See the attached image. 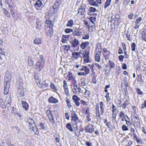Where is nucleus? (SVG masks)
Here are the masks:
<instances>
[{"mask_svg": "<svg viewBox=\"0 0 146 146\" xmlns=\"http://www.w3.org/2000/svg\"><path fill=\"white\" fill-rule=\"evenodd\" d=\"M11 74L7 72L6 73L4 81V91H9L10 86V82L11 81Z\"/></svg>", "mask_w": 146, "mask_h": 146, "instance_id": "obj_1", "label": "nucleus"}, {"mask_svg": "<svg viewBox=\"0 0 146 146\" xmlns=\"http://www.w3.org/2000/svg\"><path fill=\"white\" fill-rule=\"evenodd\" d=\"M71 115L72 123L73 125H76L77 124V121H79L78 117L75 112L72 113L71 114Z\"/></svg>", "mask_w": 146, "mask_h": 146, "instance_id": "obj_2", "label": "nucleus"}, {"mask_svg": "<svg viewBox=\"0 0 146 146\" xmlns=\"http://www.w3.org/2000/svg\"><path fill=\"white\" fill-rule=\"evenodd\" d=\"M45 30L48 35L50 37H51L53 35V30L52 27L47 26L45 28Z\"/></svg>", "mask_w": 146, "mask_h": 146, "instance_id": "obj_3", "label": "nucleus"}, {"mask_svg": "<svg viewBox=\"0 0 146 146\" xmlns=\"http://www.w3.org/2000/svg\"><path fill=\"white\" fill-rule=\"evenodd\" d=\"M45 62H38L36 64L35 69L38 71H40L44 67Z\"/></svg>", "mask_w": 146, "mask_h": 146, "instance_id": "obj_4", "label": "nucleus"}, {"mask_svg": "<svg viewBox=\"0 0 146 146\" xmlns=\"http://www.w3.org/2000/svg\"><path fill=\"white\" fill-rule=\"evenodd\" d=\"M90 53L89 51H87L85 52L82 56L84 60V61L86 62H90L89 60Z\"/></svg>", "mask_w": 146, "mask_h": 146, "instance_id": "obj_5", "label": "nucleus"}, {"mask_svg": "<svg viewBox=\"0 0 146 146\" xmlns=\"http://www.w3.org/2000/svg\"><path fill=\"white\" fill-rule=\"evenodd\" d=\"M86 5L82 4L80 7L78 9V14H80L81 15H84L86 8Z\"/></svg>", "mask_w": 146, "mask_h": 146, "instance_id": "obj_6", "label": "nucleus"}, {"mask_svg": "<svg viewBox=\"0 0 146 146\" xmlns=\"http://www.w3.org/2000/svg\"><path fill=\"white\" fill-rule=\"evenodd\" d=\"M94 126L92 125L91 127H90L89 125H87L85 127V130L86 132L92 133L93 132L94 129Z\"/></svg>", "mask_w": 146, "mask_h": 146, "instance_id": "obj_7", "label": "nucleus"}, {"mask_svg": "<svg viewBox=\"0 0 146 146\" xmlns=\"http://www.w3.org/2000/svg\"><path fill=\"white\" fill-rule=\"evenodd\" d=\"M79 44L80 42L76 38L74 39L71 42V44L72 47H77Z\"/></svg>", "mask_w": 146, "mask_h": 146, "instance_id": "obj_8", "label": "nucleus"}, {"mask_svg": "<svg viewBox=\"0 0 146 146\" xmlns=\"http://www.w3.org/2000/svg\"><path fill=\"white\" fill-rule=\"evenodd\" d=\"M42 5V3L41 1L40 0H38L36 1L34 5V6L37 10L40 11L41 9H39L38 8L41 7Z\"/></svg>", "mask_w": 146, "mask_h": 146, "instance_id": "obj_9", "label": "nucleus"}, {"mask_svg": "<svg viewBox=\"0 0 146 146\" xmlns=\"http://www.w3.org/2000/svg\"><path fill=\"white\" fill-rule=\"evenodd\" d=\"M72 99L74 100V102L76 106H79L80 104V103L79 101V100L80 101V98H78L76 96L74 95L73 96Z\"/></svg>", "mask_w": 146, "mask_h": 146, "instance_id": "obj_10", "label": "nucleus"}, {"mask_svg": "<svg viewBox=\"0 0 146 146\" xmlns=\"http://www.w3.org/2000/svg\"><path fill=\"white\" fill-rule=\"evenodd\" d=\"M89 43L88 42L86 41L85 42H82L80 46L81 48L83 50L85 48L88 46L89 45Z\"/></svg>", "mask_w": 146, "mask_h": 146, "instance_id": "obj_11", "label": "nucleus"}, {"mask_svg": "<svg viewBox=\"0 0 146 146\" xmlns=\"http://www.w3.org/2000/svg\"><path fill=\"white\" fill-rule=\"evenodd\" d=\"M36 24L37 25L36 28L40 31L41 29L42 25H43V22L37 20L36 21Z\"/></svg>", "mask_w": 146, "mask_h": 146, "instance_id": "obj_12", "label": "nucleus"}, {"mask_svg": "<svg viewBox=\"0 0 146 146\" xmlns=\"http://www.w3.org/2000/svg\"><path fill=\"white\" fill-rule=\"evenodd\" d=\"M72 55V56L73 58L74 59H77L80 57L82 58V56L79 54V53L78 52H73Z\"/></svg>", "mask_w": 146, "mask_h": 146, "instance_id": "obj_13", "label": "nucleus"}, {"mask_svg": "<svg viewBox=\"0 0 146 146\" xmlns=\"http://www.w3.org/2000/svg\"><path fill=\"white\" fill-rule=\"evenodd\" d=\"M48 100L49 103L55 104L58 102V100L54 98L52 96L50 97L48 99Z\"/></svg>", "mask_w": 146, "mask_h": 146, "instance_id": "obj_14", "label": "nucleus"}, {"mask_svg": "<svg viewBox=\"0 0 146 146\" xmlns=\"http://www.w3.org/2000/svg\"><path fill=\"white\" fill-rule=\"evenodd\" d=\"M49 81L48 80H44L41 84V88L42 89H44L45 88L48 86L49 85V84L48 83Z\"/></svg>", "mask_w": 146, "mask_h": 146, "instance_id": "obj_15", "label": "nucleus"}, {"mask_svg": "<svg viewBox=\"0 0 146 146\" xmlns=\"http://www.w3.org/2000/svg\"><path fill=\"white\" fill-rule=\"evenodd\" d=\"M90 5L96 7H98V5L94 0H87Z\"/></svg>", "mask_w": 146, "mask_h": 146, "instance_id": "obj_16", "label": "nucleus"}, {"mask_svg": "<svg viewBox=\"0 0 146 146\" xmlns=\"http://www.w3.org/2000/svg\"><path fill=\"white\" fill-rule=\"evenodd\" d=\"M81 32L79 31L78 29H76L72 33V34L74 36H79L81 35Z\"/></svg>", "mask_w": 146, "mask_h": 146, "instance_id": "obj_17", "label": "nucleus"}, {"mask_svg": "<svg viewBox=\"0 0 146 146\" xmlns=\"http://www.w3.org/2000/svg\"><path fill=\"white\" fill-rule=\"evenodd\" d=\"M21 103L23 108L25 109L26 110H27L28 109L29 107L27 103L24 101H22Z\"/></svg>", "mask_w": 146, "mask_h": 146, "instance_id": "obj_18", "label": "nucleus"}, {"mask_svg": "<svg viewBox=\"0 0 146 146\" xmlns=\"http://www.w3.org/2000/svg\"><path fill=\"white\" fill-rule=\"evenodd\" d=\"M68 74L67 76V77L68 78V80L69 81H70V80H72V81L75 80V78L73 76L72 73L70 72H68Z\"/></svg>", "mask_w": 146, "mask_h": 146, "instance_id": "obj_19", "label": "nucleus"}, {"mask_svg": "<svg viewBox=\"0 0 146 146\" xmlns=\"http://www.w3.org/2000/svg\"><path fill=\"white\" fill-rule=\"evenodd\" d=\"M34 42L35 44H39L41 43L42 41L40 38H35Z\"/></svg>", "mask_w": 146, "mask_h": 146, "instance_id": "obj_20", "label": "nucleus"}, {"mask_svg": "<svg viewBox=\"0 0 146 146\" xmlns=\"http://www.w3.org/2000/svg\"><path fill=\"white\" fill-rule=\"evenodd\" d=\"M60 5L59 4H58V3L55 2L53 5L52 7L53 9H54V11H57L58 9L59 6Z\"/></svg>", "mask_w": 146, "mask_h": 146, "instance_id": "obj_21", "label": "nucleus"}, {"mask_svg": "<svg viewBox=\"0 0 146 146\" xmlns=\"http://www.w3.org/2000/svg\"><path fill=\"white\" fill-rule=\"evenodd\" d=\"M100 112L102 115L103 114L104 112V108L103 103L102 102H101L100 103Z\"/></svg>", "mask_w": 146, "mask_h": 146, "instance_id": "obj_22", "label": "nucleus"}, {"mask_svg": "<svg viewBox=\"0 0 146 146\" xmlns=\"http://www.w3.org/2000/svg\"><path fill=\"white\" fill-rule=\"evenodd\" d=\"M143 39L146 42V29H144L142 32Z\"/></svg>", "mask_w": 146, "mask_h": 146, "instance_id": "obj_23", "label": "nucleus"}, {"mask_svg": "<svg viewBox=\"0 0 146 146\" xmlns=\"http://www.w3.org/2000/svg\"><path fill=\"white\" fill-rule=\"evenodd\" d=\"M101 54H99L98 53H97V52L95 54V60L98 62H99L100 60V55Z\"/></svg>", "mask_w": 146, "mask_h": 146, "instance_id": "obj_24", "label": "nucleus"}, {"mask_svg": "<svg viewBox=\"0 0 146 146\" xmlns=\"http://www.w3.org/2000/svg\"><path fill=\"white\" fill-rule=\"evenodd\" d=\"M75 134L77 137H79L81 135L79 129H78L77 125L76 126V129L74 130Z\"/></svg>", "mask_w": 146, "mask_h": 146, "instance_id": "obj_25", "label": "nucleus"}, {"mask_svg": "<svg viewBox=\"0 0 146 146\" xmlns=\"http://www.w3.org/2000/svg\"><path fill=\"white\" fill-rule=\"evenodd\" d=\"M129 104V102L127 100H126L124 103L121 105L120 107H122L123 108L125 109L126 106L128 105Z\"/></svg>", "mask_w": 146, "mask_h": 146, "instance_id": "obj_26", "label": "nucleus"}, {"mask_svg": "<svg viewBox=\"0 0 146 146\" xmlns=\"http://www.w3.org/2000/svg\"><path fill=\"white\" fill-rule=\"evenodd\" d=\"M66 127L67 128L69 131L71 132L73 131V129L70 123H67L66 126Z\"/></svg>", "mask_w": 146, "mask_h": 146, "instance_id": "obj_27", "label": "nucleus"}, {"mask_svg": "<svg viewBox=\"0 0 146 146\" xmlns=\"http://www.w3.org/2000/svg\"><path fill=\"white\" fill-rule=\"evenodd\" d=\"M111 1V0H107L106 1L104 6V7L105 9H106L110 5Z\"/></svg>", "mask_w": 146, "mask_h": 146, "instance_id": "obj_28", "label": "nucleus"}, {"mask_svg": "<svg viewBox=\"0 0 146 146\" xmlns=\"http://www.w3.org/2000/svg\"><path fill=\"white\" fill-rule=\"evenodd\" d=\"M63 87L64 88V90L65 91H68V86L67 84L66 81L64 80L63 82Z\"/></svg>", "mask_w": 146, "mask_h": 146, "instance_id": "obj_29", "label": "nucleus"}, {"mask_svg": "<svg viewBox=\"0 0 146 146\" xmlns=\"http://www.w3.org/2000/svg\"><path fill=\"white\" fill-rule=\"evenodd\" d=\"M73 24V21L72 19H70L68 21L66 26L67 27H72Z\"/></svg>", "mask_w": 146, "mask_h": 146, "instance_id": "obj_30", "label": "nucleus"}, {"mask_svg": "<svg viewBox=\"0 0 146 146\" xmlns=\"http://www.w3.org/2000/svg\"><path fill=\"white\" fill-rule=\"evenodd\" d=\"M3 10L4 13L7 17H10V15L9 13L5 8H4L3 9Z\"/></svg>", "mask_w": 146, "mask_h": 146, "instance_id": "obj_31", "label": "nucleus"}, {"mask_svg": "<svg viewBox=\"0 0 146 146\" xmlns=\"http://www.w3.org/2000/svg\"><path fill=\"white\" fill-rule=\"evenodd\" d=\"M128 85H125V84H122L121 85L122 91H127V88Z\"/></svg>", "mask_w": 146, "mask_h": 146, "instance_id": "obj_32", "label": "nucleus"}, {"mask_svg": "<svg viewBox=\"0 0 146 146\" xmlns=\"http://www.w3.org/2000/svg\"><path fill=\"white\" fill-rule=\"evenodd\" d=\"M108 64H109V66L111 68H115V64L113 61L111 60H109Z\"/></svg>", "mask_w": 146, "mask_h": 146, "instance_id": "obj_33", "label": "nucleus"}, {"mask_svg": "<svg viewBox=\"0 0 146 146\" xmlns=\"http://www.w3.org/2000/svg\"><path fill=\"white\" fill-rule=\"evenodd\" d=\"M46 112L49 118L53 116L50 110H48L46 111Z\"/></svg>", "mask_w": 146, "mask_h": 146, "instance_id": "obj_34", "label": "nucleus"}, {"mask_svg": "<svg viewBox=\"0 0 146 146\" xmlns=\"http://www.w3.org/2000/svg\"><path fill=\"white\" fill-rule=\"evenodd\" d=\"M120 11L118 12H117L115 15V19L117 20V21H118V20L119 19L120 17Z\"/></svg>", "mask_w": 146, "mask_h": 146, "instance_id": "obj_35", "label": "nucleus"}, {"mask_svg": "<svg viewBox=\"0 0 146 146\" xmlns=\"http://www.w3.org/2000/svg\"><path fill=\"white\" fill-rule=\"evenodd\" d=\"M50 87L51 88L54 90L55 91H57V88L56 86L53 83H51Z\"/></svg>", "mask_w": 146, "mask_h": 146, "instance_id": "obj_36", "label": "nucleus"}, {"mask_svg": "<svg viewBox=\"0 0 146 146\" xmlns=\"http://www.w3.org/2000/svg\"><path fill=\"white\" fill-rule=\"evenodd\" d=\"M90 13H93L95 12L96 11V9L92 7H90L89 9Z\"/></svg>", "mask_w": 146, "mask_h": 146, "instance_id": "obj_37", "label": "nucleus"}, {"mask_svg": "<svg viewBox=\"0 0 146 146\" xmlns=\"http://www.w3.org/2000/svg\"><path fill=\"white\" fill-rule=\"evenodd\" d=\"M28 62L29 65L30 66H31L33 65V61L31 58L29 57L28 59Z\"/></svg>", "mask_w": 146, "mask_h": 146, "instance_id": "obj_38", "label": "nucleus"}, {"mask_svg": "<svg viewBox=\"0 0 146 146\" xmlns=\"http://www.w3.org/2000/svg\"><path fill=\"white\" fill-rule=\"evenodd\" d=\"M136 45L134 42H133L132 43L131 45V50L133 51H135V50Z\"/></svg>", "mask_w": 146, "mask_h": 146, "instance_id": "obj_39", "label": "nucleus"}, {"mask_svg": "<svg viewBox=\"0 0 146 146\" xmlns=\"http://www.w3.org/2000/svg\"><path fill=\"white\" fill-rule=\"evenodd\" d=\"M142 19V18L141 17H138L136 20L135 23L139 25V24L140 23V22L141 21Z\"/></svg>", "mask_w": 146, "mask_h": 146, "instance_id": "obj_40", "label": "nucleus"}, {"mask_svg": "<svg viewBox=\"0 0 146 146\" xmlns=\"http://www.w3.org/2000/svg\"><path fill=\"white\" fill-rule=\"evenodd\" d=\"M85 73V74L87 75L88 74L90 70L87 67V66H85L84 68V70Z\"/></svg>", "mask_w": 146, "mask_h": 146, "instance_id": "obj_41", "label": "nucleus"}, {"mask_svg": "<svg viewBox=\"0 0 146 146\" xmlns=\"http://www.w3.org/2000/svg\"><path fill=\"white\" fill-rule=\"evenodd\" d=\"M1 30L3 32L5 33H7L8 32L7 28L6 27H3L1 28Z\"/></svg>", "mask_w": 146, "mask_h": 146, "instance_id": "obj_42", "label": "nucleus"}, {"mask_svg": "<svg viewBox=\"0 0 146 146\" xmlns=\"http://www.w3.org/2000/svg\"><path fill=\"white\" fill-rule=\"evenodd\" d=\"M28 122L30 125H35V123L34 121L32 119H29L28 120Z\"/></svg>", "mask_w": 146, "mask_h": 146, "instance_id": "obj_43", "label": "nucleus"}, {"mask_svg": "<svg viewBox=\"0 0 146 146\" xmlns=\"http://www.w3.org/2000/svg\"><path fill=\"white\" fill-rule=\"evenodd\" d=\"M62 46L65 47L64 50H66L67 51H68L70 48V46L69 45H63Z\"/></svg>", "mask_w": 146, "mask_h": 146, "instance_id": "obj_44", "label": "nucleus"}, {"mask_svg": "<svg viewBox=\"0 0 146 146\" xmlns=\"http://www.w3.org/2000/svg\"><path fill=\"white\" fill-rule=\"evenodd\" d=\"M65 32L67 33H69L73 31V30L70 29H66L64 30Z\"/></svg>", "mask_w": 146, "mask_h": 146, "instance_id": "obj_45", "label": "nucleus"}, {"mask_svg": "<svg viewBox=\"0 0 146 146\" xmlns=\"http://www.w3.org/2000/svg\"><path fill=\"white\" fill-rule=\"evenodd\" d=\"M140 125V121H135L134 123V126L136 127H139Z\"/></svg>", "mask_w": 146, "mask_h": 146, "instance_id": "obj_46", "label": "nucleus"}, {"mask_svg": "<svg viewBox=\"0 0 146 146\" xmlns=\"http://www.w3.org/2000/svg\"><path fill=\"white\" fill-rule=\"evenodd\" d=\"M45 23L49 25H52L51 21L49 19H46L45 21Z\"/></svg>", "mask_w": 146, "mask_h": 146, "instance_id": "obj_47", "label": "nucleus"}, {"mask_svg": "<svg viewBox=\"0 0 146 146\" xmlns=\"http://www.w3.org/2000/svg\"><path fill=\"white\" fill-rule=\"evenodd\" d=\"M0 107L3 108L5 107V103L3 100L0 103Z\"/></svg>", "mask_w": 146, "mask_h": 146, "instance_id": "obj_48", "label": "nucleus"}, {"mask_svg": "<svg viewBox=\"0 0 146 146\" xmlns=\"http://www.w3.org/2000/svg\"><path fill=\"white\" fill-rule=\"evenodd\" d=\"M122 129L123 131H127L128 129L127 127L124 125H122Z\"/></svg>", "mask_w": 146, "mask_h": 146, "instance_id": "obj_49", "label": "nucleus"}, {"mask_svg": "<svg viewBox=\"0 0 146 146\" xmlns=\"http://www.w3.org/2000/svg\"><path fill=\"white\" fill-rule=\"evenodd\" d=\"M110 54V52L109 51H108L106 52L104 54V57L106 58L107 56H109Z\"/></svg>", "mask_w": 146, "mask_h": 146, "instance_id": "obj_50", "label": "nucleus"}, {"mask_svg": "<svg viewBox=\"0 0 146 146\" xmlns=\"http://www.w3.org/2000/svg\"><path fill=\"white\" fill-rule=\"evenodd\" d=\"M49 119L52 123H54L55 121L54 119V117L53 116L50 117V118H49Z\"/></svg>", "mask_w": 146, "mask_h": 146, "instance_id": "obj_51", "label": "nucleus"}, {"mask_svg": "<svg viewBox=\"0 0 146 146\" xmlns=\"http://www.w3.org/2000/svg\"><path fill=\"white\" fill-rule=\"evenodd\" d=\"M124 57L123 56L121 55L119 56V60L121 62H122L123 61V59L124 58Z\"/></svg>", "mask_w": 146, "mask_h": 146, "instance_id": "obj_52", "label": "nucleus"}, {"mask_svg": "<svg viewBox=\"0 0 146 146\" xmlns=\"http://www.w3.org/2000/svg\"><path fill=\"white\" fill-rule=\"evenodd\" d=\"M126 36L127 38V40L130 41L131 40L130 39V35L129 33H127L126 34Z\"/></svg>", "mask_w": 146, "mask_h": 146, "instance_id": "obj_53", "label": "nucleus"}, {"mask_svg": "<svg viewBox=\"0 0 146 146\" xmlns=\"http://www.w3.org/2000/svg\"><path fill=\"white\" fill-rule=\"evenodd\" d=\"M124 82L125 83L124 84H125V85H128V81L127 77H125L123 79Z\"/></svg>", "mask_w": 146, "mask_h": 146, "instance_id": "obj_54", "label": "nucleus"}, {"mask_svg": "<svg viewBox=\"0 0 146 146\" xmlns=\"http://www.w3.org/2000/svg\"><path fill=\"white\" fill-rule=\"evenodd\" d=\"M89 20L92 23H93L94 21H96V17H90L89 18Z\"/></svg>", "mask_w": 146, "mask_h": 146, "instance_id": "obj_55", "label": "nucleus"}, {"mask_svg": "<svg viewBox=\"0 0 146 146\" xmlns=\"http://www.w3.org/2000/svg\"><path fill=\"white\" fill-rule=\"evenodd\" d=\"M92 82L93 83L96 84L97 82L96 78L95 76H93L92 80Z\"/></svg>", "mask_w": 146, "mask_h": 146, "instance_id": "obj_56", "label": "nucleus"}, {"mask_svg": "<svg viewBox=\"0 0 146 146\" xmlns=\"http://www.w3.org/2000/svg\"><path fill=\"white\" fill-rule=\"evenodd\" d=\"M39 57H40V60H39L40 61V62H44V56L42 55H41L39 56Z\"/></svg>", "mask_w": 146, "mask_h": 146, "instance_id": "obj_57", "label": "nucleus"}, {"mask_svg": "<svg viewBox=\"0 0 146 146\" xmlns=\"http://www.w3.org/2000/svg\"><path fill=\"white\" fill-rule=\"evenodd\" d=\"M5 52H3V53H0V59L1 60H2V59L5 57Z\"/></svg>", "mask_w": 146, "mask_h": 146, "instance_id": "obj_58", "label": "nucleus"}, {"mask_svg": "<svg viewBox=\"0 0 146 146\" xmlns=\"http://www.w3.org/2000/svg\"><path fill=\"white\" fill-rule=\"evenodd\" d=\"M125 120L126 121V123L127 125H130L131 124V123L129 121L130 120H127L125 117Z\"/></svg>", "mask_w": 146, "mask_h": 146, "instance_id": "obj_59", "label": "nucleus"}, {"mask_svg": "<svg viewBox=\"0 0 146 146\" xmlns=\"http://www.w3.org/2000/svg\"><path fill=\"white\" fill-rule=\"evenodd\" d=\"M112 111L113 112V113H114V112L116 110V107H115V106L113 105H112Z\"/></svg>", "mask_w": 146, "mask_h": 146, "instance_id": "obj_60", "label": "nucleus"}, {"mask_svg": "<svg viewBox=\"0 0 146 146\" xmlns=\"http://www.w3.org/2000/svg\"><path fill=\"white\" fill-rule=\"evenodd\" d=\"M96 48L102 49L101 44L100 43H98L96 45Z\"/></svg>", "mask_w": 146, "mask_h": 146, "instance_id": "obj_61", "label": "nucleus"}, {"mask_svg": "<svg viewBox=\"0 0 146 146\" xmlns=\"http://www.w3.org/2000/svg\"><path fill=\"white\" fill-rule=\"evenodd\" d=\"M89 38V36L88 35H85L82 38L83 39H88Z\"/></svg>", "mask_w": 146, "mask_h": 146, "instance_id": "obj_62", "label": "nucleus"}, {"mask_svg": "<svg viewBox=\"0 0 146 146\" xmlns=\"http://www.w3.org/2000/svg\"><path fill=\"white\" fill-rule=\"evenodd\" d=\"M95 66L97 67L98 69H100L102 68L101 66L99 64L96 63L94 64Z\"/></svg>", "mask_w": 146, "mask_h": 146, "instance_id": "obj_63", "label": "nucleus"}, {"mask_svg": "<svg viewBox=\"0 0 146 146\" xmlns=\"http://www.w3.org/2000/svg\"><path fill=\"white\" fill-rule=\"evenodd\" d=\"M122 68L124 70H125L127 68L126 64L124 63L122 64Z\"/></svg>", "mask_w": 146, "mask_h": 146, "instance_id": "obj_64", "label": "nucleus"}]
</instances>
